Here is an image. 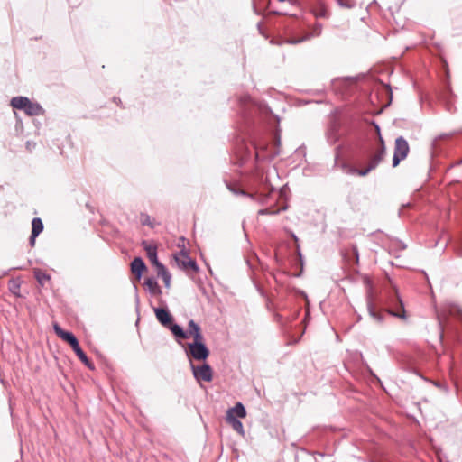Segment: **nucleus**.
Segmentation results:
<instances>
[{
    "mask_svg": "<svg viewBox=\"0 0 462 462\" xmlns=\"http://www.w3.org/2000/svg\"><path fill=\"white\" fill-rule=\"evenodd\" d=\"M226 420L236 431H237L241 435L245 434L243 423L235 416H226Z\"/></svg>",
    "mask_w": 462,
    "mask_h": 462,
    "instance_id": "nucleus-16",
    "label": "nucleus"
},
{
    "mask_svg": "<svg viewBox=\"0 0 462 462\" xmlns=\"http://www.w3.org/2000/svg\"><path fill=\"white\" fill-rule=\"evenodd\" d=\"M384 155H385V147H384L383 141L381 140V148L370 159L369 164L371 165V168L375 169L377 167V165L383 161Z\"/></svg>",
    "mask_w": 462,
    "mask_h": 462,
    "instance_id": "nucleus-12",
    "label": "nucleus"
},
{
    "mask_svg": "<svg viewBox=\"0 0 462 462\" xmlns=\"http://www.w3.org/2000/svg\"><path fill=\"white\" fill-rule=\"evenodd\" d=\"M75 354L79 358V360L84 363L87 366L90 367V362L87 356V355L84 353V351L79 347V349H76Z\"/></svg>",
    "mask_w": 462,
    "mask_h": 462,
    "instance_id": "nucleus-23",
    "label": "nucleus"
},
{
    "mask_svg": "<svg viewBox=\"0 0 462 462\" xmlns=\"http://www.w3.org/2000/svg\"><path fill=\"white\" fill-rule=\"evenodd\" d=\"M19 284L15 283V282H13V285L10 287V290L16 295H18V291H19Z\"/></svg>",
    "mask_w": 462,
    "mask_h": 462,
    "instance_id": "nucleus-26",
    "label": "nucleus"
},
{
    "mask_svg": "<svg viewBox=\"0 0 462 462\" xmlns=\"http://www.w3.org/2000/svg\"><path fill=\"white\" fill-rule=\"evenodd\" d=\"M53 329L59 337L70 345L74 352L80 347L78 339L71 332L63 330L57 323L53 325Z\"/></svg>",
    "mask_w": 462,
    "mask_h": 462,
    "instance_id": "nucleus-4",
    "label": "nucleus"
},
{
    "mask_svg": "<svg viewBox=\"0 0 462 462\" xmlns=\"http://www.w3.org/2000/svg\"><path fill=\"white\" fill-rule=\"evenodd\" d=\"M154 312H155V316H156L157 319L163 326H168L171 323L172 317L166 309L156 308V309H154Z\"/></svg>",
    "mask_w": 462,
    "mask_h": 462,
    "instance_id": "nucleus-9",
    "label": "nucleus"
},
{
    "mask_svg": "<svg viewBox=\"0 0 462 462\" xmlns=\"http://www.w3.org/2000/svg\"><path fill=\"white\" fill-rule=\"evenodd\" d=\"M24 112L27 115H29V116H38V115H41L42 113V106L39 104L32 103L28 98L27 105H26V107L24 109Z\"/></svg>",
    "mask_w": 462,
    "mask_h": 462,
    "instance_id": "nucleus-15",
    "label": "nucleus"
},
{
    "mask_svg": "<svg viewBox=\"0 0 462 462\" xmlns=\"http://www.w3.org/2000/svg\"><path fill=\"white\" fill-rule=\"evenodd\" d=\"M33 273L35 279L42 286H44L51 280V276L41 269H35Z\"/></svg>",
    "mask_w": 462,
    "mask_h": 462,
    "instance_id": "nucleus-19",
    "label": "nucleus"
},
{
    "mask_svg": "<svg viewBox=\"0 0 462 462\" xmlns=\"http://www.w3.org/2000/svg\"><path fill=\"white\" fill-rule=\"evenodd\" d=\"M157 274L162 278L165 286L167 288H169L171 286V275L167 271V269L165 268V266L163 264L160 265L159 268H157Z\"/></svg>",
    "mask_w": 462,
    "mask_h": 462,
    "instance_id": "nucleus-17",
    "label": "nucleus"
},
{
    "mask_svg": "<svg viewBox=\"0 0 462 462\" xmlns=\"http://www.w3.org/2000/svg\"><path fill=\"white\" fill-rule=\"evenodd\" d=\"M321 33V25L320 24H317L313 30V33L311 34L312 35H319ZM310 37V35L309 36H306L304 38H301V39H294V40H290L289 41V43H291V44H296V43H299V42H303L304 40H307Z\"/></svg>",
    "mask_w": 462,
    "mask_h": 462,
    "instance_id": "nucleus-22",
    "label": "nucleus"
},
{
    "mask_svg": "<svg viewBox=\"0 0 462 462\" xmlns=\"http://www.w3.org/2000/svg\"><path fill=\"white\" fill-rule=\"evenodd\" d=\"M175 261L183 270L192 269L193 271H197L198 269L196 262L193 261L185 252H181L176 255Z\"/></svg>",
    "mask_w": 462,
    "mask_h": 462,
    "instance_id": "nucleus-5",
    "label": "nucleus"
},
{
    "mask_svg": "<svg viewBox=\"0 0 462 462\" xmlns=\"http://www.w3.org/2000/svg\"><path fill=\"white\" fill-rule=\"evenodd\" d=\"M145 269H146L145 263L139 257L134 258L133 260V262L131 263V271L133 273H134L137 276L138 279L141 278V276Z\"/></svg>",
    "mask_w": 462,
    "mask_h": 462,
    "instance_id": "nucleus-11",
    "label": "nucleus"
},
{
    "mask_svg": "<svg viewBox=\"0 0 462 462\" xmlns=\"http://www.w3.org/2000/svg\"><path fill=\"white\" fill-rule=\"evenodd\" d=\"M310 12L318 18L328 17V10L323 0H315V2L310 5Z\"/></svg>",
    "mask_w": 462,
    "mask_h": 462,
    "instance_id": "nucleus-6",
    "label": "nucleus"
},
{
    "mask_svg": "<svg viewBox=\"0 0 462 462\" xmlns=\"http://www.w3.org/2000/svg\"><path fill=\"white\" fill-rule=\"evenodd\" d=\"M190 367L193 375L199 383L201 382H211L213 379V371L209 365L203 364L201 365H195L192 363Z\"/></svg>",
    "mask_w": 462,
    "mask_h": 462,
    "instance_id": "nucleus-2",
    "label": "nucleus"
},
{
    "mask_svg": "<svg viewBox=\"0 0 462 462\" xmlns=\"http://www.w3.org/2000/svg\"><path fill=\"white\" fill-rule=\"evenodd\" d=\"M190 356L196 360H205L209 351L203 341H194L188 345Z\"/></svg>",
    "mask_w": 462,
    "mask_h": 462,
    "instance_id": "nucleus-3",
    "label": "nucleus"
},
{
    "mask_svg": "<svg viewBox=\"0 0 462 462\" xmlns=\"http://www.w3.org/2000/svg\"><path fill=\"white\" fill-rule=\"evenodd\" d=\"M355 254H356V262L358 261V254L356 251H355Z\"/></svg>",
    "mask_w": 462,
    "mask_h": 462,
    "instance_id": "nucleus-28",
    "label": "nucleus"
},
{
    "mask_svg": "<svg viewBox=\"0 0 462 462\" xmlns=\"http://www.w3.org/2000/svg\"><path fill=\"white\" fill-rule=\"evenodd\" d=\"M229 415L245 418L246 416V411L241 402H237L233 408L227 411L226 416Z\"/></svg>",
    "mask_w": 462,
    "mask_h": 462,
    "instance_id": "nucleus-13",
    "label": "nucleus"
},
{
    "mask_svg": "<svg viewBox=\"0 0 462 462\" xmlns=\"http://www.w3.org/2000/svg\"><path fill=\"white\" fill-rule=\"evenodd\" d=\"M399 301H400V305H401V306H400V308H401V310H402V313H401V312H398V311H396V312L391 311V314H392L393 316H395V317H398V318H401V319H405L403 304H402V300H399Z\"/></svg>",
    "mask_w": 462,
    "mask_h": 462,
    "instance_id": "nucleus-25",
    "label": "nucleus"
},
{
    "mask_svg": "<svg viewBox=\"0 0 462 462\" xmlns=\"http://www.w3.org/2000/svg\"><path fill=\"white\" fill-rule=\"evenodd\" d=\"M28 98L25 97H15L11 100V105L15 109L23 110L26 107Z\"/></svg>",
    "mask_w": 462,
    "mask_h": 462,
    "instance_id": "nucleus-18",
    "label": "nucleus"
},
{
    "mask_svg": "<svg viewBox=\"0 0 462 462\" xmlns=\"http://www.w3.org/2000/svg\"><path fill=\"white\" fill-rule=\"evenodd\" d=\"M280 2H284L285 0H279Z\"/></svg>",
    "mask_w": 462,
    "mask_h": 462,
    "instance_id": "nucleus-29",
    "label": "nucleus"
},
{
    "mask_svg": "<svg viewBox=\"0 0 462 462\" xmlns=\"http://www.w3.org/2000/svg\"><path fill=\"white\" fill-rule=\"evenodd\" d=\"M170 329L172 334L179 338H189L188 333H186L181 327L177 324H171Z\"/></svg>",
    "mask_w": 462,
    "mask_h": 462,
    "instance_id": "nucleus-21",
    "label": "nucleus"
},
{
    "mask_svg": "<svg viewBox=\"0 0 462 462\" xmlns=\"http://www.w3.org/2000/svg\"><path fill=\"white\" fill-rule=\"evenodd\" d=\"M186 333H188L189 337H193L194 341H203V336L201 334L200 328L192 319L189 322V329L186 331Z\"/></svg>",
    "mask_w": 462,
    "mask_h": 462,
    "instance_id": "nucleus-10",
    "label": "nucleus"
},
{
    "mask_svg": "<svg viewBox=\"0 0 462 462\" xmlns=\"http://www.w3.org/2000/svg\"><path fill=\"white\" fill-rule=\"evenodd\" d=\"M344 168H346V173L348 174H357L359 176H365L367 175L372 170H374V168H371V165L368 164V167L365 170H357L356 168H353V167H346V166H344Z\"/></svg>",
    "mask_w": 462,
    "mask_h": 462,
    "instance_id": "nucleus-20",
    "label": "nucleus"
},
{
    "mask_svg": "<svg viewBox=\"0 0 462 462\" xmlns=\"http://www.w3.org/2000/svg\"><path fill=\"white\" fill-rule=\"evenodd\" d=\"M409 151L410 147L408 142L402 136L396 138L393 157V166L396 167L401 161L404 160L407 157Z\"/></svg>",
    "mask_w": 462,
    "mask_h": 462,
    "instance_id": "nucleus-1",
    "label": "nucleus"
},
{
    "mask_svg": "<svg viewBox=\"0 0 462 462\" xmlns=\"http://www.w3.org/2000/svg\"><path fill=\"white\" fill-rule=\"evenodd\" d=\"M144 250L146 251V254L152 264H153L156 269L159 268L160 265H162L158 260L157 257V248L154 245L143 243Z\"/></svg>",
    "mask_w": 462,
    "mask_h": 462,
    "instance_id": "nucleus-7",
    "label": "nucleus"
},
{
    "mask_svg": "<svg viewBox=\"0 0 462 462\" xmlns=\"http://www.w3.org/2000/svg\"><path fill=\"white\" fill-rule=\"evenodd\" d=\"M43 229V224L39 217H35L32 219V235L30 237V244L31 245H34L35 244V238L40 235V233Z\"/></svg>",
    "mask_w": 462,
    "mask_h": 462,
    "instance_id": "nucleus-8",
    "label": "nucleus"
},
{
    "mask_svg": "<svg viewBox=\"0 0 462 462\" xmlns=\"http://www.w3.org/2000/svg\"><path fill=\"white\" fill-rule=\"evenodd\" d=\"M267 212H268L267 210H265V209H262V210H260V211H259V214H265V213H267Z\"/></svg>",
    "mask_w": 462,
    "mask_h": 462,
    "instance_id": "nucleus-27",
    "label": "nucleus"
},
{
    "mask_svg": "<svg viewBox=\"0 0 462 462\" xmlns=\"http://www.w3.org/2000/svg\"><path fill=\"white\" fill-rule=\"evenodd\" d=\"M144 286L147 290L153 295L161 294V289L156 282V280L152 277L146 278L144 281Z\"/></svg>",
    "mask_w": 462,
    "mask_h": 462,
    "instance_id": "nucleus-14",
    "label": "nucleus"
},
{
    "mask_svg": "<svg viewBox=\"0 0 462 462\" xmlns=\"http://www.w3.org/2000/svg\"><path fill=\"white\" fill-rule=\"evenodd\" d=\"M339 6L343 8H352L355 6V0H336Z\"/></svg>",
    "mask_w": 462,
    "mask_h": 462,
    "instance_id": "nucleus-24",
    "label": "nucleus"
}]
</instances>
